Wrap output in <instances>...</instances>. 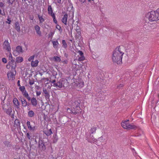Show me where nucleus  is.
Segmentation results:
<instances>
[{
  "mask_svg": "<svg viewBox=\"0 0 159 159\" xmlns=\"http://www.w3.org/2000/svg\"><path fill=\"white\" fill-rule=\"evenodd\" d=\"M124 54V53L122 51L120 47L116 48L112 56L113 61L117 64H121L122 56Z\"/></svg>",
  "mask_w": 159,
  "mask_h": 159,
  "instance_id": "nucleus-1",
  "label": "nucleus"
},
{
  "mask_svg": "<svg viewBox=\"0 0 159 159\" xmlns=\"http://www.w3.org/2000/svg\"><path fill=\"white\" fill-rule=\"evenodd\" d=\"M145 16L149 21L157 23L159 21V8L146 13Z\"/></svg>",
  "mask_w": 159,
  "mask_h": 159,
  "instance_id": "nucleus-2",
  "label": "nucleus"
},
{
  "mask_svg": "<svg viewBox=\"0 0 159 159\" xmlns=\"http://www.w3.org/2000/svg\"><path fill=\"white\" fill-rule=\"evenodd\" d=\"M44 141L43 139L39 138V140L38 142V147L39 150L41 151H44L46 150V147L48 144V141Z\"/></svg>",
  "mask_w": 159,
  "mask_h": 159,
  "instance_id": "nucleus-3",
  "label": "nucleus"
},
{
  "mask_svg": "<svg viewBox=\"0 0 159 159\" xmlns=\"http://www.w3.org/2000/svg\"><path fill=\"white\" fill-rule=\"evenodd\" d=\"M3 49L7 52H10L11 51V47L7 40H5L3 43Z\"/></svg>",
  "mask_w": 159,
  "mask_h": 159,
  "instance_id": "nucleus-4",
  "label": "nucleus"
},
{
  "mask_svg": "<svg viewBox=\"0 0 159 159\" xmlns=\"http://www.w3.org/2000/svg\"><path fill=\"white\" fill-rule=\"evenodd\" d=\"M23 52V50L21 47L17 46L15 50L13 51V54L15 56H17L19 54Z\"/></svg>",
  "mask_w": 159,
  "mask_h": 159,
  "instance_id": "nucleus-5",
  "label": "nucleus"
},
{
  "mask_svg": "<svg viewBox=\"0 0 159 159\" xmlns=\"http://www.w3.org/2000/svg\"><path fill=\"white\" fill-rule=\"evenodd\" d=\"M2 106V109L3 110L6 109L7 108L11 107L10 105L9 102L8 100H2L1 102Z\"/></svg>",
  "mask_w": 159,
  "mask_h": 159,
  "instance_id": "nucleus-6",
  "label": "nucleus"
},
{
  "mask_svg": "<svg viewBox=\"0 0 159 159\" xmlns=\"http://www.w3.org/2000/svg\"><path fill=\"white\" fill-rule=\"evenodd\" d=\"M92 134H88V133H87L85 134V137L86 139L89 142H91V140H92L93 141H94L96 139H95L93 137V135H92Z\"/></svg>",
  "mask_w": 159,
  "mask_h": 159,
  "instance_id": "nucleus-7",
  "label": "nucleus"
},
{
  "mask_svg": "<svg viewBox=\"0 0 159 159\" xmlns=\"http://www.w3.org/2000/svg\"><path fill=\"white\" fill-rule=\"evenodd\" d=\"M7 75L9 80H13L15 79V74L11 71L8 72Z\"/></svg>",
  "mask_w": 159,
  "mask_h": 159,
  "instance_id": "nucleus-8",
  "label": "nucleus"
},
{
  "mask_svg": "<svg viewBox=\"0 0 159 159\" xmlns=\"http://www.w3.org/2000/svg\"><path fill=\"white\" fill-rule=\"evenodd\" d=\"M73 111V114L76 115L78 114H80L81 112L80 110H81L80 107H73L72 108Z\"/></svg>",
  "mask_w": 159,
  "mask_h": 159,
  "instance_id": "nucleus-9",
  "label": "nucleus"
},
{
  "mask_svg": "<svg viewBox=\"0 0 159 159\" xmlns=\"http://www.w3.org/2000/svg\"><path fill=\"white\" fill-rule=\"evenodd\" d=\"M72 101V105L73 107H80V100H71Z\"/></svg>",
  "mask_w": 159,
  "mask_h": 159,
  "instance_id": "nucleus-10",
  "label": "nucleus"
},
{
  "mask_svg": "<svg viewBox=\"0 0 159 159\" xmlns=\"http://www.w3.org/2000/svg\"><path fill=\"white\" fill-rule=\"evenodd\" d=\"M34 28L36 34L39 36H42V33L40 30V27L38 25H36L34 26Z\"/></svg>",
  "mask_w": 159,
  "mask_h": 159,
  "instance_id": "nucleus-11",
  "label": "nucleus"
},
{
  "mask_svg": "<svg viewBox=\"0 0 159 159\" xmlns=\"http://www.w3.org/2000/svg\"><path fill=\"white\" fill-rule=\"evenodd\" d=\"M68 17V15L67 13L65 14L63 16L61 19V21L65 25H66L67 24V20Z\"/></svg>",
  "mask_w": 159,
  "mask_h": 159,
  "instance_id": "nucleus-12",
  "label": "nucleus"
},
{
  "mask_svg": "<svg viewBox=\"0 0 159 159\" xmlns=\"http://www.w3.org/2000/svg\"><path fill=\"white\" fill-rule=\"evenodd\" d=\"M28 129L32 131H34L35 130V127L34 126L32 127L29 121H27L26 123Z\"/></svg>",
  "mask_w": 159,
  "mask_h": 159,
  "instance_id": "nucleus-13",
  "label": "nucleus"
},
{
  "mask_svg": "<svg viewBox=\"0 0 159 159\" xmlns=\"http://www.w3.org/2000/svg\"><path fill=\"white\" fill-rule=\"evenodd\" d=\"M9 64H10L11 69L12 70H15V68L16 66V62L15 60L9 61Z\"/></svg>",
  "mask_w": 159,
  "mask_h": 159,
  "instance_id": "nucleus-14",
  "label": "nucleus"
},
{
  "mask_svg": "<svg viewBox=\"0 0 159 159\" xmlns=\"http://www.w3.org/2000/svg\"><path fill=\"white\" fill-rule=\"evenodd\" d=\"M14 126L16 127L17 128L20 129V121L19 120L16 119L14 121Z\"/></svg>",
  "mask_w": 159,
  "mask_h": 159,
  "instance_id": "nucleus-15",
  "label": "nucleus"
},
{
  "mask_svg": "<svg viewBox=\"0 0 159 159\" xmlns=\"http://www.w3.org/2000/svg\"><path fill=\"white\" fill-rule=\"evenodd\" d=\"M9 116H11V112H12V109L11 107H9V108H7L6 109L3 110Z\"/></svg>",
  "mask_w": 159,
  "mask_h": 159,
  "instance_id": "nucleus-16",
  "label": "nucleus"
},
{
  "mask_svg": "<svg viewBox=\"0 0 159 159\" xmlns=\"http://www.w3.org/2000/svg\"><path fill=\"white\" fill-rule=\"evenodd\" d=\"M43 132L44 134H45L47 136H49L51 135V134H52V132L51 129L44 130L43 131Z\"/></svg>",
  "mask_w": 159,
  "mask_h": 159,
  "instance_id": "nucleus-17",
  "label": "nucleus"
},
{
  "mask_svg": "<svg viewBox=\"0 0 159 159\" xmlns=\"http://www.w3.org/2000/svg\"><path fill=\"white\" fill-rule=\"evenodd\" d=\"M129 121V120H128L126 121H125L124 122H122L121 123V126L124 128L125 129H128V125L129 124L128 123V121Z\"/></svg>",
  "mask_w": 159,
  "mask_h": 159,
  "instance_id": "nucleus-18",
  "label": "nucleus"
},
{
  "mask_svg": "<svg viewBox=\"0 0 159 159\" xmlns=\"http://www.w3.org/2000/svg\"><path fill=\"white\" fill-rule=\"evenodd\" d=\"M39 61L38 60H36L33 61L31 63V65L32 67H36L38 65Z\"/></svg>",
  "mask_w": 159,
  "mask_h": 159,
  "instance_id": "nucleus-19",
  "label": "nucleus"
},
{
  "mask_svg": "<svg viewBox=\"0 0 159 159\" xmlns=\"http://www.w3.org/2000/svg\"><path fill=\"white\" fill-rule=\"evenodd\" d=\"M54 86L55 87H58L60 88H61L63 86H64L62 84L61 81L58 82L56 83H54Z\"/></svg>",
  "mask_w": 159,
  "mask_h": 159,
  "instance_id": "nucleus-20",
  "label": "nucleus"
},
{
  "mask_svg": "<svg viewBox=\"0 0 159 159\" xmlns=\"http://www.w3.org/2000/svg\"><path fill=\"white\" fill-rule=\"evenodd\" d=\"M23 58L20 56H19L16 57V61L17 63H20L23 62Z\"/></svg>",
  "mask_w": 159,
  "mask_h": 159,
  "instance_id": "nucleus-21",
  "label": "nucleus"
},
{
  "mask_svg": "<svg viewBox=\"0 0 159 159\" xmlns=\"http://www.w3.org/2000/svg\"><path fill=\"white\" fill-rule=\"evenodd\" d=\"M15 29L18 32H19L20 30V24L18 22H16L15 23Z\"/></svg>",
  "mask_w": 159,
  "mask_h": 159,
  "instance_id": "nucleus-22",
  "label": "nucleus"
},
{
  "mask_svg": "<svg viewBox=\"0 0 159 159\" xmlns=\"http://www.w3.org/2000/svg\"><path fill=\"white\" fill-rule=\"evenodd\" d=\"M128 129H135L137 128V127L134 125H132L131 124H129V123L128 125Z\"/></svg>",
  "mask_w": 159,
  "mask_h": 159,
  "instance_id": "nucleus-23",
  "label": "nucleus"
},
{
  "mask_svg": "<svg viewBox=\"0 0 159 159\" xmlns=\"http://www.w3.org/2000/svg\"><path fill=\"white\" fill-rule=\"evenodd\" d=\"M35 113L32 110H30L28 112V115L30 117H32L34 116Z\"/></svg>",
  "mask_w": 159,
  "mask_h": 159,
  "instance_id": "nucleus-24",
  "label": "nucleus"
},
{
  "mask_svg": "<svg viewBox=\"0 0 159 159\" xmlns=\"http://www.w3.org/2000/svg\"><path fill=\"white\" fill-rule=\"evenodd\" d=\"M52 43L53 47L55 48H57L58 45L59 44L58 41L56 40L55 41H52Z\"/></svg>",
  "mask_w": 159,
  "mask_h": 159,
  "instance_id": "nucleus-25",
  "label": "nucleus"
},
{
  "mask_svg": "<svg viewBox=\"0 0 159 159\" xmlns=\"http://www.w3.org/2000/svg\"><path fill=\"white\" fill-rule=\"evenodd\" d=\"M69 16L70 19H72L74 17V12L73 10L71 9V10L69 11Z\"/></svg>",
  "mask_w": 159,
  "mask_h": 159,
  "instance_id": "nucleus-26",
  "label": "nucleus"
},
{
  "mask_svg": "<svg viewBox=\"0 0 159 159\" xmlns=\"http://www.w3.org/2000/svg\"><path fill=\"white\" fill-rule=\"evenodd\" d=\"M13 102L14 104L17 107V108H19L20 105V102L18 101V100H13Z\"/></svg>",
  "mask_w": 159,
  "mask_h": 159,
  "instance_id": "nucleus-27",
  "label": "nucleus"
},
{
  "mask_svg": "<svg viewBox=\"0 0 159 159\" xmlns=\"http://www.w3.org/2000/svg\"><path fill=\"white\" fill-rule=\"evenodd\" d=\"M48 13L49 14H50L51 16H52L53 14H54L53 12V11L51 6H49L48 8Z\"/></svg>",
  "mask_w": 159,
  "mask_h": 159,
  "instance_id": "nucleus-28",
  "label": "nucleus"
},
{
  "mask_svg": "<svg viewBox=\"0 0 159 159\" xmlns=\"http://www.w3.org/2000/svg\"><path fill=\"white\" fill-rule=\"evenodd\" d=\"M53 139H52L53 143H56L57 142V141L58 140V137H57V136L56 134L55 135H53Z\"/></svg>",
  "mask_w": 159,
  "mask_h": 159,
  "instance_id": "nucleus-29",
  "label": "nucleus"
},
{
  "mask_svg": "<svg viewBox=\"0 0 159 159\" xmlns=\"http://www.w3.org/2000/svg\"><path fill=\"white\" fill-rule=\"evenodd\" d=\"M96 129L97 128L96 127H93L92 128H91V129L90 130L89 133H88V134H93V133L95 132L96 130Z\"/></svg>",
  "mask_w": 159,
  "mask_h": 159,
  "instance_id": "nucleus-30",
  "label": "nucleus"
},
{
  "mask_svg": "<svg viewBox=\"0 0 159 159\" xmlns=\"http://www.w3.org/2000/svg\"><path fill=\"white\" fill-rule=\"evenodd\" d=\"M26 136L29 139H30L31 140L32 139V134L31 133H29V132L27 133L26 134Z\"/></svg>",
  "mask_w": 159,
  "mask_h": 159,
  "instance_id": "nucleus-31",
  "label": "nucleus"
},
{
  "mask_svg": "<svg viewBox=\"0 0 159 159\" xmlns=\"http://www.w3.org/2000/svg\"><path fill=\"white\" fill-rule=\"evenodd\" d=\"M53 60L55 61L60 62L61 59L60 58L57 56H54L53 57Z\"/></svg>",
  "mask_w": 159,
  "mask_h": 159,
  "instance_id": "nucleus-32",
  "label": "nucleus"
},
{
  "mask_svg": "<svg viewBox=\"0 0 159 159\" xmlns=\"http://www.w3.org/2000/svg\"><path fill=\"white\" fill-rule=\"evenodd\" d=\"M38 17L40 23H43L44 21V19L43 18L42 16H40L39 15H38Z\"/></svg>",
  "mask_w": 159,
  "mask_h": 159,
  "instance_id": "nucleus-33",
  "label": "nucleus"
},
{
  "mask_svg": "<svg viewBox=\"0 0 159 159\" xmlns=\"http://www.w3.org/2000/svg\"><path fill=\"white\" fill-rule=\"evenodd\" d=\"M22 93L23 94V95L25 97L27 98L28 99H29V95L27 92L26 91H24V92H22Z\"/></svg>",
  "mask_w": 159,
  "mask_h": 159,
  "instance_id": "nucleus-34",
  "label": "nucleus"
},
{
  "mask_svg": "<svg viewBox=\"0 0 159 159\" xmlns=\"http://www.w3.org/2000/svg\"><path fill=\"white\" fill-rule=\"evenodd\" d=\"M34 57H35L34 55H33L32 56H30L28 59V61L29 62H31L32 61H33Z\"/></svg>",
  "mask_w": 159,
  "mask_h": 159,
  "instance_id": "nucleus-35",
  "label": "nucleus"
},
{
  "mask_svg": "<svg viewBox=\"0 0 159 159\" xmlns=\"http://www.w3.org/2000/svg\"><path fill=\"white\" fill-rule=\"evenodd\" d=\"M8 58L9 60H10V61H13L14 60V59L13 58V57L12 54L11 53V52H10L8 56Z\"/></svg>",
  "mask_w": 159,
  "mask_h": 159,
  "instance_id": "nucleus-36",
  "label": "nucleus"
},
{
  "mask_svg": "<svg viewBox=\"0 0 159 159\" xmlns=\"http://www.w3.org/2000/svg\"><path fill=\"white\" fill-rule=\"evenodd\" d=\"M62 46L65 48H66L67 47V44L64 40H62Z\"/></svg>",
  "mask_w": 159,
  "mask_h": 159,
  "instance_id": "nucleus-37",
  "label": "nucleus"
},
{
  "mask_svg": "<svg viewBox=\"0 0 159 159\" xmlns=\"http://www.w3.org/2000/svg\"><path fill=\"white\" fill-rule=\"evenodd\" d=\"M21 101L22 102V106L24 107H26L27 105V102L26 100H19Z\"/></svg>",
  "mask_w": 159,
  "mask_h": 159,
  "instance_id": "nucleus-38",
  "label": "nucleus"
},
{
  "mask_svg": "<svg viewBox=\"0 0 159 159\" xmlns=\"http://www.w3.org/2000/svg\"><path fill=\"white\" fill-rule=\"evenodd\" d=\"M31 102L34 106H36L37 104V100H30Z\"/></svg>",
  "mask_w": 159,
  "mask_h": 159,
  "instance_id": "nucleus-39",
  "label": "nucleus"
},
{
  "mask_svg": "<svg viewBox=\"0 0 159 159\" xmlns=\"http://www.w3.org/2000/svg\"><path fill=\"white\" fill-rule=\"evenodd\" d=\"M19 89L22 93L26 91L25 90V87L24 86H21L20 87Z\"/></svg>",
  "mask_w": 159,
  "mask_h": 159,
  "instance_id": "nucleus-40",
  "label": "nucleus"
},
{
  "mask_svg": "<svg viewBox=\"0 0 159 159\" xmlns=\"http://www.w3.org/2000/svg\"><path fill=\"white\" fill-rule=\"evenodd\" d=\"M43 92L46 95V96L47 98L48 97H49V94L48 93V92L46 89H43Z\"/></svg>",
  "mask_w": 159,
  "mask_h": 159,
  "instance_id": "nucleus-41",
  "label": "nucleus"
},
{
  "mask_svg": "<svg viewBox=\"0 0 159 159\" xmlns=\"http://www.w3.org/2000/svg\"><path fill=\"white\" fill-rule=\"evenodd\" d=\"M84 59L85 57L83 56H80V57L79 58L78 60L80 61H81L84 60Z\"/></svg>",
  "mask_w": 159,
  "mask_h": 159,
  "instance_id": "nucleus-42",
  "label": "nucleus"
},
{
  "mask_svg": "<svg viewBox=\"0 0 159 159\" xmlns=\"http://www.w3.org/2000/svg\"><path fill=\"white\" fill-rule=\"evenodd\" d=\"M72 108H68L67 109V111L68 113L73 114V111H72Z\"/></svg>",
  "mask_w": 159,
  "mask_h": 159,
  "instance_id": "nucleus-43",
  "label": "nucleus"
},
{
  "mask_svg": "<svg viewBox=\"0 0 159 159\" xmlns=\"http://www.w3.org/2000/svg\"><path fill=\"white\" fill-rule=\"evenodd\" d=\"M4 144L6 146H7V147H9V142L8 141H4L3 142Z\"/></svg>",
  "mask_w": 159,
  "mask_h": 159,
  "instance_id": "nucleus-44",
  "label": "nucleus"
},
{
  "mask_svg": "<svg viewBox=\"0 0 159 159\" xmlns=\"http://www.w3.org/2000/svg\"><path fill=\"white\" fill-rule=\"evenodd\" d=\"M54 34V32H51L49 34V38H52Z\"/></svg>",
  "mask_w": 159,
  "mask_h": 159,
  "instance_id": "nucleus-45",
  "label": "nucleus"
},
{
  "mask_svg": "<svg viewBox=\"0 0 159 159\" xmlns=\"http://www.w3.org/2000/svg\"><path fill=\"white\" fill-rule=\"evenodd\" d=\"M88 1L92 5H93L95 4L94 0H88Z\"/></svg>",
  "mask_w": 159,
  "mask_h": 159,
  "instance_id": "nucleus-46",
  "label": "nucleus"
},
{
  "mask_svg": "<svg viewBox=\"0 0 159 159\" xmlns=\"http://www.w3.org/2000/svg\"><path fill=\"white\" fill-rule=\"evenodd\" d=\"M52 17L53 18V21L54 22H55V23H56L57 22V20L56 19V18H55V15L54 14H52Z\"/></svg>",
  "mask_w": 159,
  "mask_h": 159,
  "instance_id": "nucleus-47",
  "label": "nucleus"
},
{
  "mask_svg": "<svg viewBox=\"0 0 159 159\" xmlns=\"http://www.w3.org/2000/svg\"><path fill=\"white\" fill-rule=\"evenodd\" d=\"M16 0H8V2L9 4H12Z\"/></svg>",
  "mask_w": 159,
  "mask_h": 159,
  "instance_id": "nucleus-48",
  "label": "nucleus"
},
{
  "mask_svg": "<svg viewBox=\"0 0 159 159\" xmlns=\"http://www.w3.org/2000/svg\"><path fill=\"white\" fill-rule=\"evenodd\" d=\"M34 82L33 80H30L29 81V84L30 85H32L34 84Z\"/></svg>",
  "mask_w": 159,
  "mask_h": 159,
  "instance_id": "nucleus-49",
  "label": "nucleus"
},
{
  "mask_svg": "<svg viewBox=\"0 0 159 159\" xmlns=\"http://www.w3.org/2000/svg\"><path fill=\"white\" fill-rule=\"evenodd\" d=\"M2 61L4 63H6L7 61L5 58H3L2 59Z\"/></svg>",
  "mask_w": 159,
  "mask_h": 159,
  "instance_id": "nucleus-50",
  "label": "nucleus"
},
{
  "mask_svg": "<svg viewBox=\"0 0 159 159\" xmlns=\"http://www.w3.org/2000/svg\"><path fill=\"white\" fill-rule=\"evenodd\" d=\"M78 53H79V54L80 55V56H83V53L82 52V51H78Z\"/></svg>",
  "mask_w": 159,
  "mask_h": 159,
  "instance_id": "nucleus-51",
  "label": "nucleus"
},
{
  "mask_svg": "<svg viewBox=\"0 0 159 159\" xmlns=\"http://www.w3.org/2000/svg\"><path fill=\"white\" fill-rule=\"evenodd\" d=\"M56 28L58 30L60 31V29H61V27L60 26L58 25H57L56 26Z\"/></svg>",
  "mask_w": 159,
  "mask_h": 159,
  "instance_id": "nucleus-52",
  "label": "nucleus"
},
{
  "mask_svg": "<svg viewBox=\"0 0 159 159\" xmlns=\"http://www.w3.org/2000/svg\"><path fill=\"white\" fill-rule=\"evenodd\" d=\"M11 67L10 64L9 62L8 64L7 65L6 67L7 69H9Z\"/></svg>",
  "mask_w": 159,
  "mask_h": 159,
  "instance_id": "nucleus-53",
  "label": "nucleus"
},
{
  "mask_svg": "<svg viewBox=\"0 0 159 159\" xmlns=\"http://www.w3.org/2000/svg\"><path fill=\"white\" fill-rule=\"evenodd\" d=\"M4 6V4L2 2H1L0 3V7H3Z\"/></svg>",
  "mask_w": 159,
  "mask_h": 159,
  "instance_id": "nucleus-54",
  "label": "nucleus"
},
{
  "mask_svg": "<svg viewBox=\"0 0 159 159\" xmlns=\"http://www.w3.org/2000/svg\"><path fill=\"white\" fill-rule=\"evenodd\" d=\"M11 117L12 120H13L14 118V116L13 114H11Z\"/></svg>",
  "mask_w": 159,
  "mask_h": 159,
  "instance_id": "nucleus-55",
  "label": "nucleus"
},
{
  "mask_svg": "<svg viewBox=\"0 0 159 159\" xmlns=\"http://www.w3.org/2000/svg\"><path fill=\"white\" fill-rule=\"evenodd\" d=\"M17 84H18V86H19V87H20L21 86H20V81L19 80H18L17 81Z\"/></svg>",
  "mask_w": 159,
  "mask_h": 159,
  "instance_id": "nucleus-56",
  "label": "nucleus"
},
{
  "mask_svg": "<svg viewBox=\"0 0 159 159\" xmlns=\"http://www.w3.org/2000/svg\"><path fill=\"white\" fill-rule=\"evenodd\" d=\"M37 96H39L41 94V92L39 91H38L36 92Z\"/></svg>",
  "mask_w": 159,
  "mask_h": 159,
  "instance_id": "nucleus-57",
  "label": "nucleus"
},
{
  "mask_svg": "<svg viewBox=\"0 0 159 159\" xmlns=\"http://www.w3.org/2000/svg\"><path fill=\"white\" fill-rule=\"evenodd\" d=\"M55 1L59 3H60L61 2V0H55Z\"/></svg>",
  "mask_w": 159,
  "mask_h": 159,
  "instance_id": "nucleus-58",
  "label": "nucleus"
},
{
  "mask_svg": "<svg viewBox=\"0 0 159 159\" xmlns=\"http://www.w3.org/2000/svg\"><path fill=\"white\" fill-rule=\"evenodd\" d=\"M82 3H84L86 0H79Z\"/></svg>",
  "mask_w": 159,
  "mask_h": 159,
  "instance_id": "nucleus-59",
  "label": "nucleus"
},
{
  "mask_svg": "<svg viewBox=\"0 0 159 159\" xmlns=\"http://www.w3.org/2000/svg\"><path fill=\"white\" fill-rule=\"evenodd\" d=\"M8 22L7 23H8L9 24H10L11 22V20L9 19H7Z\"/></svg>",
  "mask_w": 159,
  "mask_h": 159,
  "instance_id": "nucleus-60",
  "label": "nucleus"
},
{
  "mask_svg": "<svg viewBox=\"0 0 159 159\" xmlns=\"http://www.w3.org/2000/svg\"><path fill=\"white\" fill-rule=\"evenodd\" d=\"M33 139V140L34 139V141H35V143L37 144V140H36V139H34V138H33V139Z\"/></svg>",
  "mask_w": 159,
  "mask_h": 159,
  "instance_id": "nucleus-61",
  "label": "nucleus"
},
{
  "mask_svg": "<svg viewBox=\"0 0 159 159\" xmlns=\"http://www.w3.org/2000/svg\"><path fill=\"white\" fill-rule=\"evenodd\" d=\"M81 85H82V87H83L84 85V83L83 82H82V83H81Z\"/></svg>",
  "mask_w": 159,
  "mask_h": 159,
  "instance_id": "nucleus-62",
  "label": "nucleus"
},
{
  "mask_svg": "<svg viewBox=\"0 0 159 159\" xmlns=\"http://www.w3.org/2000/svg\"><path fill=\"white\" fill-rule=\"evenodd\" d=\"M55 80H52V83L54 84V83H55Z\"/></svg>",
  "mask_w": 159,
  "mask_h": 159,
  "instance_id": "nucleus-63",
  "label": "nucleus"
},
{
  "mask_svg": "<svg viewBox=\"0 0 159 159\" xmlns=\"http://www.w3.org/2000/svg\"><path fill=\"white\" fill-rule=\"evenodd\" d=\"M123 86V84H120V86H120V87H121Z\"/></svg>",
  "mask_w": 159,
  "mask_h": 159,
  "instance_id": "nucleus-64",
  "label": "nucleus"
}]
</instances>
